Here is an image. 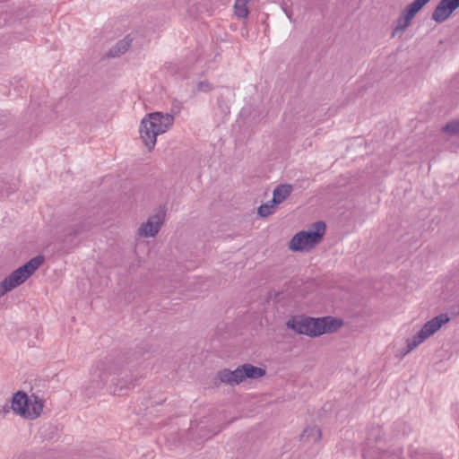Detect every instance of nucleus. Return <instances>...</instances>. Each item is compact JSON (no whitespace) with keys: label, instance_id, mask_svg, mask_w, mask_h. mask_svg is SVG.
Segmentation results:
<instances>
[{"label":"nucleus","instance_id":"obj_1","mask_svg":"<svg viewBox=\"0 0 459 459\" xmlns=\"http://www.w3.org/2000/svg\"><path fill=\"white\" fill-rule=\"evenodd\" d=\"M123 357L108 356L97 361L90 372L87 390L93 394L103 389L110 382L108 387L114 394L120 395L123 391L134 386V379L124 369Z\"/></svg>","mask_w":459,"mask_h":459},{"label":"nucleus","instance_id":"obj_2","mask_svg":"<svg viewBox=\"0 0 459 459\" xmlns=\"http://www.w3.org/2000/svg\"><path fill=\"white\" fill-rule=\"evenodd\" d=\"M174 120V116L169 113L152 112L144 116L140 124L139 133L148 151L153 150L157 136L169 131Z\"/></svg>","mask_w":459,"mask_h":459},{"label":"nucleus","instance_id":"obj_3","mask_svg":"<svg viewBox=\"0 0 459 459\" xmlns=\"http://www.w3.org/2000/svg\"><path fill=\"white\" fill-rule=\"evenodd\" d=\"M286 325L299 334L316 337L337 331L342 326V322L332 317L294 316L288 320Z\"/></svg>","mask_w":459,"mask_h":459},{"label":"nucleus","instance_id":"obj_4","mask_svg":"<svg viewBox=\"0 0 459 459\" xmlns=\"http://www.w3.org/2000/svg\"><path fill=\"white\" fill-rule=\"evenodd\" d=\"M12 411L26 420H35L40 416L44 401L34 394L30 396L23 391L16 392L11 401Z\"/></svg>","mask_w":459,"mask_h":459},{"label":"nucleus","instance_id":"obj_5","mask_svg":"<svg viewBox=\"0 0 459 459\" xmlns=\"http://www.w3.org/2000/svg\"><path fill=\"white\" fill-rule=\"evenodd\" d=\"M325 223L317 221L308 230L296 233L289 243V249L295 252H308L319 244L325 233Z\"/></svg>","mask_w":459,"mask_h":459},{"label":"nucleus","instance_id":"obj_6","mask_svg":"<svg viewBox=\"0 0 459 459\" xmlns=\"http://www.w3.org/2000/svg\"><path fill=\"white\" fill-rule=\"evenodd\" d=\"M44 257L37 255L13 271L0 282V296L4 295L23 283L43 264Z\"/></svg>","mask_w":459,"mask_h":459},{"label":"nucleus","instance_id":"obj_7","mask_svg":"<svg viewBox=\"0 0 459 459\" xmlns=\"http://www.w3.org/2000/svg\"><path fill=\"white\" fill-rule=\"evenodd\" d=\"M449 320L450 318L447 314H440L431 320L426 322L416 334H414L411 339L407 340L406 351L403 352V355L411 352L421 342L437 333L442 327V325L448 323Z\"/></svg>","mask_w":459,"mask_h":459},{"label":"nucleus","instance_id":"obj_8","mask_svg":"<svg viewBox=\"0 0 459 459\" xmlns=\"http://www.w3.org/2000/svg\"><path fill=\"white\" fill-rule=\"evenodd\" d=\"M459 7V0H441L434 9L431 19L437 23L444 22Z\"/></svg>","mask_w":459,"mask_h":459},{"label":"nucleus","instance_id":"obj_9","mask_svg":"<svg viewBox=\"0 0 459 459\" xmlns=\"http://www.w3.org/2000/svg\"><path fill=\"white\" fill-rule=\"evenodd\" d=\"M163 223V215L161 213H156L149 217L146 222L143 223L138 230L137 234L143 238H153L160 231Z\"/></svg>","mask_w":459,"mask_h":459},{"label":"nucleus","instance_id":"obj_10","mask_svg":"<svg viewBox=\"0 0 459 459\" xmlns=\"http://www.w3.org/2000/svg\"><path fill=\"white\" fill-rule=\"evenodd\" d=\"M90 230L89 224L86 221H80L68 226L64 235L60 236V241L64 244H72L73 240Z\"/></svg>","mask_w":459,"mask_h":459},{"label":"nucleus","instance_id":"obj_11","mask_svg":"<svg viewBox=\"0 0 459 459\" xmlns=\"http://www.w3.org/2000/svg\"><path fill=\"white\" fill-rule=\"evenodd\" d=\"M217 377L223 384L232 386L237 385L243 382L241 367H238L235 370H230L228 368L222 369L218 372Z\"/></svg>","mask_w":459,"mask_h":459},{"label":"nucleus","instance_id":"obj_12","mask_svg":"<svg viewBox=\"0 0 459 459\" xmlns=\"http://www.w3.org/2000/svg\"><path fill=\"white\" fill-rule=\"evenodd\" d=\"M292 190L293 187L290 184L277 186L273 190V199L270 203L276 205L281 204L291 194Z\"/></svg>","mask_w":459,"mask_h":459},{"label":"nucleus","instance_id":"obj_13","mask_svg":"<svg viewBox=\"0 0 459 459\" xmlns=\"http://www.w3.org/2000/svg\"><path fill=\"white\" fill-rule=\"evenodd\" d=\"M240 367L243 375V381H245L247 378L256 379L264 377L266 374L264 368L253 366L248 363L241 365Z\"/></svg>","mask_w":459,"mask_h":459},{"label":"nucleus","instance_id":"obj_14","mask_svg":"<svg viewBox=\"0 0 459 459\" xmlns=\"http://www.w3.org/2000/svg\"><path fill=\"white\" fill-rule=\"evenodd\" d=\"M321 429L317 426H312L303 430L300 438L303 442L316 443L321 440Z\"/></svg>","mask_w":459,"mask_h":459},{"label":"nucleus","instance_id":"obj_15","mask_svg":"<svg viewBox=\"0 0 459 459\" xmlns=\"http://www.w3.org/2000/svg\"><path fill=\"white\" fill-rule=\"evenodd\" d=\"M411 21L401 13L391 32V38L400 37L411 25Z\"/></svg>","mask_w":459,"mask_h":459},{"label":"nucleus","instance_id":"obj_16","mask_svg":"<svg viewBox=\"0 0 459 459\" xmlns=\"http://www.w3.org/2000/svg\"><path fill=\"white\" fill-rule=\"evenodd\" d=\"M131 46V40L124 39L119 40L108 52V56L117 57L126 53Z\"/></svg>","mask_w":459,"mask_h":459},{"label":"nucleus","instance_id":"obj_17","mask_svg":"<svg viewBox=\"0 0 459 459\" xmlns=\"http://www.w3.org/2000/svg\"><path fill=\"white\" fill-rule=\"evenodd\" d=\"M234 8H235V13L238 18H246L247 16L248 9L247 7V4H245L241 1L236 0Z\"/></svg>","mask_w":459,"mask_h":459},{"label":"nucleus","instance_id":"obj_18","mask_svg":"<svg viewBox=\"0 0 459 459\" xmlns=\"http://www.w3.org/2000/svg\"><path fill=\"white\" fill-rule=\"evenodd\" d=\"M275 205L276 204H273V203H270V202L260 205V207L258 208V214L261 217L269 216L270 214H272L273 212Z\"/></svg>","mask_w":459,"mask_h":459},{"label":"nucleus","instance_id":"obj_19","mask_svg":"<svg viewBox=\"0 0 459 459\" xmlns=\"http://www.w3.org/2000/svg\"><path fill=\"white\" fill-rule=\"evenodd\" d=\"M443 130L445 132L449 133L450 134L459 136V120L458 121H452V122L446 124L443 127Z\"/></svg>","mask_w":459,"mask_h":459},{"label":"nucleus","instance_id":"obj_20","mask_svg":"<svg viewBox=\"0 0 459 459\" xmlns=\"http://www.w3.org/2000/svg\"><path fill=\"white\" fill-rule=\"evenodd\" d=\"M212 90V85L208 81H201L196 85V91L209 92Z\"/></svg>","mask_w":459,"mask_h":459},{"label":"nucleus","instance_id":"obj_21","mask_svg":"<svg viewBox=\"0 0 459 459\" xmlns=\"http://www.w3.org/2000/svg\"><path fill=\"white\" fill-rule=\"evenodd\" d=\"M430 0H414L408 5L415 10L416 12H419L425 4H427Z\"/></svg>","mask_w":459,"mask_h":459},{"label":"nucleus","instance_id":"obj_22","mask_svg":"<svg viewBox=\"0 0 459 459\" xmlns=\"http://www.w3.org/2000/svg\"><path fill=\"white\" fill-rule=\"evenodd\" d=\"M418 12L411 8L409 5L405 6V8L402 11V13H403L407 18H409L411 22Z\"/></svg>","mask_w":459,"mask_h":459},{"label":"nucleus","instance_id":"obj_23","mask_svg":"<svg viewBox=\"0 0 459 459\" xmlns=\"http://www.w3.org/2000/svg\"><path fill=\"white\" fill-rule=\"evenodd\" d=\"M11 410V405L5 403L4 405L0 406V415H5L6 413L10 412Z\"/></svg>","mask_w":459,"mask_h":459},{"label":"nucleus","instance_id":"obj_24","mask_svg":"<svg viewBox=\"0 0 459 459\" xmlns=\"http://www.w3.org/2000/svg\"><path fill=\"white\" fill-rule=\"evenodd\" d=\"M283 10H284V13H286L287 17L290 19V21L294 22V20L292 19V16H293L292 12L286 7H284Z\"/></svg>","mask_w":459,"mask_h":459}]
</instances>
